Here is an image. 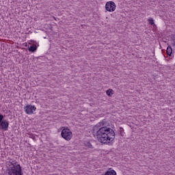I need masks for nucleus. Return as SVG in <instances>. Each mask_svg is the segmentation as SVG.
<instances>
[{"label": "nucleus", "instance_id": "6e6552de", "mask_svg": "<svg viewBox=\"0 0 175 175\" xmlns=\"http://www.w3.org/2000/svg\"><path fill=\"white\" fill-rule=\"evenodd\" d=\"M105 175H117V172L114 170L109 169L105 172Z\"/></svg>", "mask_w": 175, "mask_h": 175}, {"label": "nucleus", "instance_id": "20e7f679", "mask_svg": "<svg viewBox=\"0 0 175 175\" xmlns=\"http://www.w3.org/2000/svg\"><path fill=\"white\" fill-rule=\"evenodd\" d=\"M116 7V3L113 1H108L105 5L107 12H114Z\"/></svg>", "mask_w": 175, "mask_h": 175}, {"label": "nucleus", "instance_id": "7ed1b4c3", "mask_svg": "<svg viewBox=\"0 0 175 175\" xmlns=\"http://www.w3.org/2000/svg\"><path fill=\"white\" fill-rule=\"evenodd\" d=\"M109 123L106 120H103L93 127L94 132H114L110 127H107Z\"/></svg>", "mask_w": 175, "mask_h": 175}, {"label": "nucleus", "instance_id": "f8f14e48", "mask_svg": "<svg viewBox=\"0 0 175 175\" xmlns=\"http://www.w3.org/2000/svg\"><path fill=\"white\" fill-rule=\"evenodd\" d=\"M148 23L150 24V25H154V19H152V18H149Z\"/></svg>", "mask_w": 175, "mask_h": 175}, {"label": "nucleus", "instance_id": "1a4fd4ad", "mask_svg": "<svg viewBox=\"0 0 175 175\" xmlns=\"http://www.w3.org/2000/svg\"><path fill=\"white\" fill-rule=\"evenodd\" d=\"M172 53H173V49H172V46H168L166 50V53L170 57Z\"/></svg>", "mask_w": 175, "mask_h": 175}, {"label": "nucleus", "instance_id": "f257e3e1", "mask_svg": "<svg viewBox=\"0 0 175 175\" xmlns=\"http://www.w3.org/2000/svg\"><path fill=\"white\" fill-rule=\"evenodd\" d=\"M8 175H23L21 165L16 161H8Z\"/></svg>", "mask_w": 175, "mask_h": 175}, {"label": "nucleus", "instance_id": "39448f33", "mask_svg": "<svg viewBox=\"0 0 175 175\" xmlns=\"http://www.w3.org/2000/svg\"><path fill=\"white\" fill-rule=\"evenodd\" d=\"M36 107L34 105H28L24 108L25 113L26 114H33V111H36Z\"/></svg>", "mask_w": 175, "mask_h": 175}, {"label": "nucleus", "instance_id": "2eb2a0df", "mask_svg": "<svg viewBox=\"0 0 175 175\" xmlns=\"http://www.w3.org/2000/svg\"><path fill=\"white\" fill-rule=\"evenodd\" d=\"M3 120V115L0 114V124L2 122Z\"/></svg>", "mask_w": 175, "mask_h": 175}, {"label": "nucleus", "instance_id": "f03ea898", "mask_svg": "<svg viewBox=\"0 0 175 175\" xmlns=\"http://www.w3.org/2000/svg\"><path fill=\"white\" fill-rule=\"evenodd\" d=\"M96 133L98 142L103 144H108L111 142H113L116 136L115 132H109V133L97 132Z\"/></svg>", "mask_w": 175, "mask_h": 175}, {"label": "nucleus", "instance_id": "0eeeda50", "mask_svg": "<svg viewBox=\"0 0 175 175\" xmlns=\"http://www.w3.org/2000/svg\"><path fill=\"white\" fill-rule=\"evenodd\" d=\"M0 126H1V129H3L4 131H6V129H8V126H9V122H8L5 120L2 121L0 123Z\"/></svg>", "mask_w": 175, "mask_h": 175}, {"label": "nucleus", "instance_id": "423d86ee", "mask_svg": "<svg viewBox=\"0 0 175 175\" xmlns=\"http://www.w3.org/2000/svg\"><path fill=\"white\" fill-rule=\"evenodd\" d=\"M62 137L65 140H67V142H69L73 137V134L72 132H62L61 133Z\"/></svg>", "mask_w": 175, "mask_h": 175}, {"label": "nucleus", "instance_id": "9d476101", "mask_svg": "<svg viewBox=\"0 0 175 175\" xmlns=\"http://www.w3.org/2000/svg\"><path fill=\"white\" fill-rule=\"evenodd\" d=\"M37 47L36 45H32L31 46L28 50L30 53H35V51H36Z\"/></svg>", "mask_w": 175, "mask_h": 175}, {"label": "nucleus", "instance_id": "dca6fc26", "mask_svg": "<svg viewBox=\"0 0 175 175\" xmlns=\"http://www.w3.org/2000/svg\"><path fill=\"white\" fill-rule=\"evenodd\" d=\"M121 133V135H122V133Z\"/></svg>", "mask_w": 175, "mask_h": 175}, {"label": "nucleus", "instance_id": "9b49d317", "mask_svg": "<svg viewBox=\"0 0 175 175\" xmlns=\"http://www.w3.org/2000/svg\"><path fill=\"white\" fill-rule=\"evenodd\" d=\"M113 91L112 89H109L108 90L106 91V94L108 96H111L113 95Z\"/></svg>", "mask_w": 175, "mask_h": 175}, {"label": "nucleus", "instance_id": "ddd939ff", "mask_svg": "<svg viewBox=\"0 0 175 175\" xmlns=\"http://www.w3.org/2000/svg\"><path fill=\"white\" fill-rule=\"evenodd\" d=\"M59 131H62V132H66V131H69L68 128L62 127L60 128Z\"/></svg>", "mask_w": 175, "mask_h": 175}, {"label": "nucleus", "instance_id": "4468645a", "mask_svg": "<svg viewBox=\"0 0 175 175\" xmlns=\"http://www.w3.org/2000/svg\"><path fill=\"white\" fill-rule=\"evenodd\" d=\"M87 146H88L89 148H92V145L90 142H88V143L87 144Z\"/></svg>", "mask_w": 175, "mask_h": 175}]
</instances>
